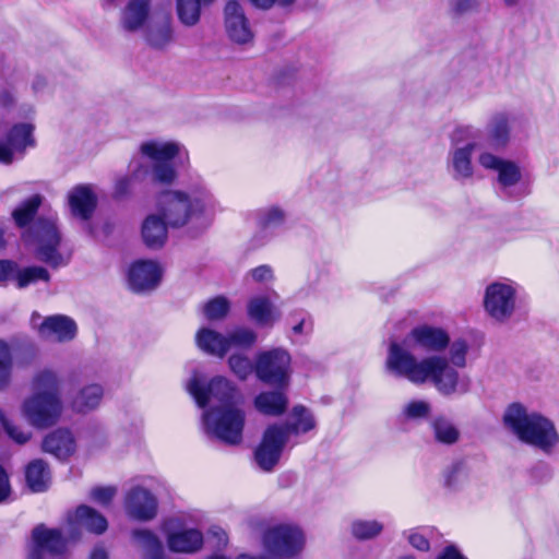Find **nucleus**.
Segmentation results:
<instances>
[{
  "mask_svg": "<svg viewBox=\"0 0 559 559\" xmlns=\"http://www.w3.org/2000/svg\"><path fill=\"white\" fill-rule=\"evenodd\" d=\"M412 343L427 352L438 353L449 346L450 336L441 328L423 324L412 329L403 341H392L385 359L390 374L415 385L430 382L444 396L463 395L469 391V377L452 368L447 357L430 355L418 358L411 350Z\"/></svg>",
  "mask_w": 559,
  "mask_h": 559,
  "instance_id": "1",
  "label": "nucleus"
},
{
  "mask_svg": "<svg viewBox=\"0 0 559 559\" xmlns=\"http://www.w3.org/2000/svg\"><path fill=\"white\" fill-rule=\"evenodd\" d=\"M100 535L107 527L106 518L95 509L82 504L68 515L62 531L40 525L33 530V544L27 559H48L63 554L69 543L81 537V528Z\"/></svg>",
  "mask_w": 559,
  "mask_h": 559,
  "instance_id": "2",
  "label": "nucleus"
},
{
  "mask_svg": "<svg viewBox=\"0 0 559 559\" xmlns=\"http://www.w3.org/2000/svg\"><path fill=\"white\" fill-rule=\"evenodd\" d=\"M62 409L58 374L48 368L36 371L31 380V395L21 405L23 418L34 428L46 429L57 424Z\"/></svg>",
  "mask_w": 559,
  "mask_h": 559,
  "instance_id": "3",
  "label": "nucleus"
},
{
  "mask_svg": "<svg viewBox=\"0 0 559 559\" xmlns=\"http://www.w3.org/2000/svg\"><path fill=\"white\" fill-rule=\"evenodd\" d=\"M503 423L520 441L544 453H551L559 443V433L554 423L537 412H530L520 403L508 406Z\"/></svg>",
  "mask_w": 559,
  "mask_h": 559,
  "instance_id": "4",
  "label": "nucleus"
},
{
  "mask_svg": "<svg viewBox=\"0 0 559 559\" xmlns=\"http://www.w3.org/2000/svg\"><path fill=\"white\" fill-rule=\"evenodd\" d=\"M214 206L213 197L206 191L187 194L167 191L158 199V212L167 225L179 228L188 224L204 225L203 214Z\"/></svg>",
  "mask_w": 559,
  "mask_h": 559,
  "instance_id": "5",
  "label": "nucleus"
},
{
  "mask_svg": "<svg viewBox=\"0 0 559 559\" xmlns=\"http://www.w3.org/2000/svg\"><path fill=\"white\" fill-rule=\"evenodd\" d=\"M187 391L199 407H227L240 400L236 385L225 377L217 376L205 382L194 373L186 384Z\"/></svg>",
  "mask_w": 559,
  "mask_h": 559,
  "instance_id": "6",
  "label": "nucleus"
},
{
  "mask_svg": "<svg viewBox=\"0 0 559 559\" xmlns=\"http://www.w3.org/2000/svg\"><path fill=\"white\" fill-rule=\"evenodd\" d=\"M202 421L209 435L226 444L236 445L242 441L246 415L236 404L204 411Z\"/></svg>",
  "mask_w": 559,
  "mask_h": 559,
  "instance_id": "7",
  "label": "nucleus"
},
{
  "mask_svg": "<svg viewBox=\"0 0 559 559\" xmlns=\"http://www.w3.org/2000/svg\"><path fill=\"white\" fill-rule=\"evenodd\" d=\"M28 237L35 246V255L39 261L53 269L68 264L69 257L60 251L61 236L53 217H39L32 226Z\"/></svg>",
  "mask_w": 559,
  "mask_h": 559,
  "instance_id": "8",
  "label": "nucleus"
},
{
  "mask_svg": "<svg viewBox=\"0 0 559 559\" xmlns=\"http://www.w3.org/2000/svg\"><path fill=\"white\" fill-rule=\"evenodd\" d=\"M520 285L509 278L489 283L483 297L485 312L496 322H507L515 312Z\"/></svg>",
  "mask_w": 559,
  "mask_h": 559,
  "instance_id": "9",
  "label": "nucleus"
},
{
  "mask_svg": "<svg viewBox=\"0 0 559 559\" xmlns=\"http://www.w3.org/2000/svg\"><path fill=\"white\" fill-rule=\"evenodd\" d=\"M292 358L287 350L273 348L260 352L255 356V376L276 389H286L290 382Z\"/></svg>",
  "mask_w": 559,
  "mask_h": 559,
  "instance_id": "10",
  "label": "nucleus"
},
{
  "mask_svg": "<svg viewBox=\"0 0 559 559\" xmlns=\"http://www.w3.org/2000/svg\"><path fill=\"white\" fill-rule=\"evenodd\" d=\"M262 543L271 556L290 558L302 550L305 536L301 530L295 525L280 524L264 532Z\"/></svg>",
  "mask_w": 559,
  "mask_h": 559,
  "instance_id": "11",
  "label": "nucleus"
},
{
  "mask_svg": "<svg viewBox=\"0 0 559 559\" xmlns=\"http://www.w3.org/2000/svg\"><path fill=\"white\" fill-rule=\"evenodd\" d=\"M160 530L171 552L191 555L198 552L203 547L204 538L202 532L188 526L181 518L171 516L164 520Z\"/></svg>",
  "mask_w": 559,
  "mask_h": 559,
  "instance_id": "12",
  "label": "nucleus"
},
{
  "mask_svg": "<svg viewBox=\"0 0 559 559\" xmlns=\"http://www.w3.org/2000/svg\"><path fill=\"white\" fill-rule=\"evenodd\" d=\"M175 142H145L141 146L143 156L147 157L153 168V179L170 183L176 177L174 158L178 154Z\"/></svg>",
  "mask_w": 559,
  "mask_h": 559,
  "instance_id": "13",
  "label": "nucleus"
},
{
  "mask_svg": "<svg viewBox=\"0 0 559 559\" xmlns=\"http://www.w3.org/2000/svg\"><path fill=\"white\" fill-rule=\"evenodd\" d=\"M287 442L286 433L280 428L278 424L269 425L254 451V460L258 466L264 472H272L280 462Z\"/></svg>",
  "mask_w": 559,
  "mask_h": 559,
  "instance_id": "14",
  "label": "nucleus"
},
{
  "mask_svg": "<svg viewBox=\"0 0 559 559\" xmlns=\"http://www.w3.org/2000/svg\"><path fill=\"white\" fill-rule=\"evenodd\" d=\"M123 506L127 515L139 522H150L158 512L157 498L142 486H133L126 492Z\"/></svg>",
  "mask_w": 559,
  "mask_h": 559,
  "instance_id": "15",
  "label": "nucleus"
},
{
  "mask_svg": "<svg viewBox=\"0 0 559 559\" xmlns=\"http://www.w3.org/2000/svg\"><path fill=\"white\" fill-rule=\"evenodd\" d=\"M224 26L227 37L237 45L252 43L254 33L242 7L235 0L226 3Z\"/></svg>",
  "mask_w": 559,
  "mask_h": 559,
  "instance_id": "16",
  "label": "nucleus"
},
{
  "mask_svg": "<svg viewBox=\"0 0 559 559\" xmlns=\"http://www.w3.org/2000/svg\"><path fill=\"white\" fill-rule=\"evenodd\" d=\"M162 278V269L152 260L135 261L129 270L128 282L135 293H146L155 289Z\"/></svg>",
  "mask_w": 559,
  "mask_h": 559,
  "instance_id": "17",
  "label": "nucleus"
},
{
  "mask_svg": "<svg viewBox=\"0 0 559 559\" xmlns=\"http://www.w3.org/2000/svg\"><path fill=\"white\" fill-rule=\"evenodd\" d=\"M478 163L484 168L497 173V180L502 189L511 188L521 180V169L518 164L512 160L484 151L479 154Z\"/></svg>",
  "mask_w": 559,
  "mask_h": 559,
  "instance_id": "18",
  "label": "nucleus"
},
{
  "mask_svg": "<svg viewBox=\"0 0 559 559\" xmlns=\"http://www.w3.org/2000/svg\"><path fill=\"white\" fill-rule=\"evenodd\" d=\"M174 38L170 14L153 15L144 29V39L153 49H165Z\"/></svg>",
  "mask_w": 559,
  "mask_h": 559,
  "instance_id": "19",
  "label": "nucleus"
},
{
  "mask_svg": "<svg viewBox=\"0 0 559 559\" xmlns=\"http://www.w3.org/2000/svg\"><path fill=\"white\" fill-rule=\"evenodd\" d=\"M475 147L474 143L468 142L462 147H454L450 151L448 169L454 180L465 182L473 178L472 156Z\"/></svg>",
  "mask_w": 559,
  "mask_h": 559,
  "instance_id": "20",
  "label": "nucleus"
},
{
  "mask_svg": "<svg viewBox=\"0 0 559 559\" xmlns=\"http://www.w3.org/2000/svg\"><path fill=\"white\" fill-rule=\"evenodd\" d=\"M76 333L75 322L62 314L47 317L38 326V334L46 340L67 342L74 338Z\"/></svg>",
  "mask_w": 559,
  "mask_h": 559,
  "instance_id": "21",
  "label": "nucleus"
},
{
  "mask_svg": "<svg viewBox=\"0 0 559 559\" xmlns=\"http://www.w3.org/2000/svg\"><path fill=\"white\" fill-rule=\"evenodd\" d=\"M134 546L142 559H166V551L160 537L152 530L139 527L131 531Z\"/></svg>",
  "mask_w": 559,
  "mask_h": 559,
  "instance_id": "22",
  "label": "nucleus"
},
{
  "mask_svg": "<svg viewBox=\"0 0 559 559\" xmlns=\"http://www.w3.org/2000/svg\"><path fill=\"white\" fill-rule=\"evenodd\" d=\"M248 316L261 326H272L277 322L282 312L272 304L269 296H254L248 301Z\"/></svg>",
  "mask_w": 559,
  "mask_h": 559,
  "instance_id": "23",
  "label": "nucleus"
},
{
  "mask_svg": "<svg viewBox=\"0 0 559 559\" xmlns=\"http://www.w3.org/2000/svg\"><path fill=\"white\" fill-rule=\"evenodd\" d=\"M151 0H129L120 16V25L127 32H138L148 20Z\"/></svg>",
  "mask_w": 559,
  "mask_h": 559,
  "instance_id": "24",
  "label": "nucleus"
},
{
  "mask_svg": "<svg viewBox=\"0 0 559 559\" xmlns=\"http://www.w3.org/2000/svg\"><path fill=\"white\" fill-rule=\"evenodd\" d=\"M278 425L285 431L288 441L292 436H299L313 430L317 423L310 409L302 405H296L292 408L289 420Z\"/></svg>",
  "mask_w": 559,
  "mask_h": 559,
  "instance_id": "25",
  "label": "nucleus"
},
{
  "mask_svg": "<svg viewBox=\"0 0 559 559\" xmlns=\"http://www.w3.org/2000/svg\"><path fill=\"white\" fill-rule=\"evenodd\" d=\"M255 409L266 416L278 417L283 415L288 406V397L284 389L264 391L254 399Z\"/></svg>",
  "mask_w": 559,
  "mask_h": 559,
  "instance_id": "26",
  "label": "nucleus"
},
{
  "mask_svg": "<svg viewBox=\"0 0 559 559\" xmlns=\"http://www.w3.org/2000/svg\"><path fill=\"white\" fill-rule=\"evenodd\" d=\"M75 449L72 433L67 429H57L49 433L43 441V450L58 457L66 460Z\"/></svg>",
  "mask_w": 559,
  "mask_h": 559,
  "instance_id": "27",
  "label": "nucleus"
},
{
  "mask_svg": "<svg viewBox=\"0 0 559 559\" xmlns=\"http://www.w3.org/2000/svg\"><path fill=\"white\" fill-rule=\"evenodd\" d=\"M69 204L72 213L82 219H88L96 206V197L90 186L80 185L69 193Z\"/></svg>",
  "mask_w": 559,
  "mask_h": 559,
  "instance_id": "28",
  "label": "nucleus"
},
{
  "mask_svg": "<svg viewBox=\"0 0 559 559\" xmlns=\"http://www.w3.org/2000/svg\"><path fill=\"white\" fill-rule=\"evenodd\" d=\"M195 342L206 354L223 358L228 353L227 335L212 329H200L195 334Z\"/></svg>",
  "mask_w": 559,
  "mask_h": 559,
  "instance_id": "29",
  "label": "nucleus"
},
{
  "mask_svg": "<svg viewBox=\"0 0 559 559\" xmlns=\"http://www.w3.org/2000/svg\"><path fill=\"white\" fill-rule=\"evenodd\" d=\"M167 223L158 215H148L142 224V238L151 249L162 248L167 239Z\"/></svg>",
  "mask_w": 559,
  "mask_h": 559,
  "instance_id": "30",
  "label": "nucleus"
},
{
  "mask_svg": "<svg viewBox=\"0 0 559 559\" xmlns=\"http://www.w3.org/2000/svg\"><path fill=\"white\" fill-rule=\"evenodd\" d=\"M285 221L286 213L277 205H270L260 209L257 212V226L259 228L258 235L263 239L271 238L274 230L283 226Z\"/></svg>",
  "mask_w": 559,
  "mask_h": 559,
  "instance_id": "31",
  "label": "nucleus"
},
{
  "mask_svg": "<svg viewBox=\"0 0 559 559\" xmlns=\"http://www.w3.org/2000/svg\"><path fill=\"white\" fill-rule=\"evenodd\" d=\"M27 486L33 492H43L50 485V471L48 465L40 459L28 463L25 471Z\"/></svg>",
  "mask_w": 559,
  "mask_h": 559,
  "instance_id": "32",
  "label": "nucleus"
},
{
  "mask_svg": "<svg viewBox=\"0 0 559 559\" xmlns=\"http://www.w3.org/2000/svg\"><path fill=\"white\" fill-rule=\"evenodd\" d=\"M514 121L515 117L511 112L496 111L489 117L486 130L493 140H507Z\"/></svg>",
  "mask_w": 559,
  "mask_h": 559,
  "instance_id": "33",
  "label": "nucleus"
},
{
  "mask_svg": "<svg viewBox=\"0 0 559 559\" xmlns=\"http://www.w3.org/2000/svg\"><path fill=\"white\" fill-rule=\"evenodd\" d=\"M103 395L102 385L95 383L86 385L74 397L73 407L81 413L92 411L99 405Z\"/></svg>",
  "mask_w": 559,
  "mask_h": 559,
  "instance_id": "34",
  "label": "nucleus"
},
{
  "mask_svg": "<svg viewBox=\"0 0 559 559\" xmlns=\"http://www.w3.org/2000/svg\"><path fill=\"white\" fill-rule=\"evenodd\" d=\"M43 203L40 194H34L21 202L13 211L12 218L16 226L26 227L35 217L39 206Z\"/></svg>",
  "mask_w": 559,
  "mask_h": 559,
  "instance_id": "35",
  "label": "nucleus"
},
{
  "mask_svg": "<svg viewBox=\"0 0 559 559\" xmlns=\"http://www.w3.org/2000/svg\"><path fill=\"white\" fill-rule=\"evenodd\" d=\"M436 441L443 444H453L459 440L460 431L451 419L437 416L430 421Z\"/></svg>",
  "mask_w": 559,
  "mask_h": 559,
  "instance_id": "36",
  "label": "nucleus"
},
{
  "mask_svg": "<svg viewBox=\"0 0 559 559\" xmlns=\"http://www.w3.org/2000/svg\"><path fill=\"white\" fill-rule=\"evenodd\" d=\"M49 281L50 274L48 270L39 265L20 267L16 274V287L20 289H24L37 282L48 283Z\"/></svg>",
  "mask_w": 559,
  "mask_h": 559,
  "instance_id": "37",
  "label": "nucleus"
},
{
  "mask_svg": "<svg viewBox=\"0 0 559 559\" xmlns=\"http://www.w3.org/2000/svg\"><path fill=\"white\" fill-rule=\"evenodd\" d=\"M213 0H178L177 11L180 22L187 26L195 25L200 20L201 4H207Z\"/></svg>",
  "mask_w": 559,
  "mask_h": 559,
  "instance_id": "38",
  "label": "nucleus"
},
{
  "mask_svg": "<svg viewBox=\"0 0 559 559\" xmlns=\"http://www.w3.org/2000/svg\"><path fill=\"white\" fill-rule=\"evenodd\" d=\"M383 524L377 520L356 519L350 524V532L356 539L367 540L379 536Z\"/></svg>",
  "mask_w": 559,
  "mask_h": 559,
  "instance_id": "39",
  "label": "nucleus"
},
{
  "mask_svg": "<svg viewBox=\"0 0 559 559\" xmlns=\"http://www.w3.org/2000/svg\"><path fill=\"white\" fill-rule=\"evenodd\" d=\"M228 352L233 348L249 349L257 342V333L249 328H235L226 333Z\"/></svg>",
  "mask_w": 559,
  "mask_h": 559,
  "instance_id": "40",
  "label": "nucleus"
},
{
  "mask_svg": "<svg viewBox=\"0 0 559 559\" xmlns=\"http://www.w3.org/2000/svg\"><path fill=\"white\" fill-rule=\"evenodd\" d=\"M431 413V405L425 400H412L405 403L401 409V418L405 421H414L427 418Z\"/></svg>",
  "mask_w": 559,
  "mask_h": 559,
  "instance_id": "41",
  "label": "nucleus"
},
{
  "mask_svg": "<svg viewBox=\"0 0 559 559\" xmlns=\"http://www.w3.org/2000/svg\"><path fill=\"white\" fill-rule=\"evenodd\" d=\"M227 362L230 371L241 381L255 373V362L253 364L247 355L240 353L233 354Z\"/></svg>",
  "mask_w": 559,
  "mask_h": 559,
  "instance_id": "42",
  "label": "nucleus"
},
{
  "mask_svg": "<svg viewBox=\"0 0 559 559\" xmlns=\"http://www.w3.org/2000/svg\"><path fill=\"white\" fill-rule=\"evenodd\" d=\"M13 356L7 342L0 340V390L9 386L12 379Z\"/></svg>",
  "mask_w": 559,
  "mask_h": 559,
  "instance_id": "43",
  "label": "nucleus"
},
{
  "mask_svg": "<svg viewBox=\"0 0 559 559\" xmlns=\"http://www.w3.org/2000/svg\"><path fill=\"white\" fill-rule=\"evenodd\" d=\"M35 142H0V163L10 164L14 159L22 158L27 147H33Z\"/></svg>",
  "mask_w": 559,
  "mask_h": 559,
  "instance_id": "44",
  "label": "nucleus"
},
{
  "mask_svg": "<svg viewBox=\"0 0 559 559\" xmlns=\"http://www.w3.org/2000/svg\"><path fill=\"white\" fill-rule=\"evenodd\" d=\"M449 365L455 369L464 368L466 366V355L468 352V344L463 338H457L451 344L449 343Z\"/></svg>",
  "mask_w": 559,
  "mask_h": 559,
  "instance_id": "45",
  "label": "nucleus"
},
{
  "mask_svg": "<svg viewBox=\"0 0 559 559\" xmlns=\"http://www.w3.org/2000/svg\"><path fill=\"white\" fill-rule=\"evenodd\" d=\"M466 481V473L460 463L449 466L443 473V484L451 490L461 488Z\"/></svg>",
  "mask_w": 559,
  "mask_h": 559,
  "instance_id": "46",
  "label": "nucleus"
},
{
  "mask_svg": "<svg viewBox=\"0 0 559 559\" xmlns=\"http://www.w3.org/2000/svg\"><path fill=\"white\" fill-rule=\"evenodd\" d=\"M203 311L209 320H219L228 313L229 302L225 297L218 296L209 300L204 305Z\"/></svg>",
  "mask_w": 559,
  "mask_h": 559,
  "instance_id": "47",
  "label": "nucleus"
},
{
  "mask_svg": "<svg viewBox=\"0 0 559 559\" xmlns=\"http://www.w3.org/2000/svg\"><path fill=\"white\" fill-rule=\"evenodd\" d=\"M0 423L2 424L7 435L19 444L26 443L31 438V432L13 425L0 409Z\"/></svg>",
  "mask_w": 559,
  "mask_h": 559,
  "instance_id": "48",
  "label": "nucleus"
},
{
  "mask_svg": "<svg viewBox=\"0 0 559 559\" xmlns=\"http://www.w3.org/2000/svg\"><path fill=\"white\" fill-rule=\"evenodd\" d=\"M35 124L31 121H22L12 126L8 140H31L34 135Z\"/></svg>",
  "mask_w": 559,
  "mask_h": 559,
  "instance_id": "49",
  "label": "nucleus"
},
{
  "mask_svg": "<svg viewBox=\"0 0 559 559\" xmlns=\"http://www.w3.org/2000/svg\"><path fill=\"white\" fill-rule=\"evenodd\" d=\"M248 277L258 284H271L275 278L273 269L267 264H262L251 269L248 272Z\"/></svg>",
  "mask_w": 559,
  "mask_h": 559,
  "instance_id": "50",
  "label": "nucleus"
},
{
  "mask_svg": "<svg viewBox=\"0 0 559 559\" xmlns=\"http://www.w3.org/2000/svg\"><path fill=\"white\" fill-rule=\"evenodd\" d=\"M141 173V169L138 168L134 170L132 176H124L119 178L115 185V195L118 198L127 195L131 190L133 180L140 178Z\"/></svg>",
  "mask_w": 559,
  "mask_h": 559,
  "instance_id": "51",
  "label": "nucleus"
},
{
  "mask_svg": "<svg viewBox=\"0 0 559 559\" xmlns=\"http://www.w3.org/2000/svg\"><path fill=\"white\" fill-rule=\"evenodd\" d=\"M117 490L115 487H95L91 491V498L102 506H108L115 497Z\"/></svg>",
  "mask_w": 559,
  "mask_h": 559,
  "instance_id": "52",
  "label": "nucleus"
},
{
  "mask_svg": "<svg viewBox=\"0 0 559 559\" xmlns=\"http://www.w3.org/2000/svg\"><path fill=\"white\" fill-rule=\"evenodd\" d=\"M406 539L408 543L417 550L420 551H428L430 548V544L425 535H423L420 532L411 530L408 532L404 533Z\"/></svg>",
  "mask_w": 559,
  "mask_h": 559,
  "instance_id": "53",
  "label": "nucleus"
},
{
  "mask_svg": "<svg viewBox=\"0 0 559 559\" xmlns=\"http://www.w3.org/2000/svg\"><path fill=\"white\" fill-rule=\"evenodd\" d=\"M19 264L11 260H0V282L14 281L16 283V274Z\"/></svg>",
  "mask_w": 559,
  "mask_h": 559,
  "instance_id": "54",
  "label": "nucleus"
},
{
  "mask_svg": "<svg viewBox=\"0 0 559 559\" xmlns=\"http://www.w3.org/2000/svg\"><path fill=\"white\" fill-rule=\"evenodd\" d=\"M531 476L537 483H546L552 477V471L548 464L538 463L532 468Z\"/></svg>",
  "mask_w": 559,
  "mask_h": 559,
  "instance_id": "55",
  "label": "nucleus"
},
{
  "mask_svg": "<svg viewBox=\"0 0 559 559\" xmlns=\"http://www.w3.org/2000/svg\"><path fill=\"white\" fill-rule=\"evenodd\" d=\"M478 135L477 130L472 126L457 124L454 126L450 136L452 140H465L469 138H476Z\"/></svg>",
  "mask_w": 559,
  "mask_h": 559,
  "instance_id": "56",
  "label": "nucleus"
},
{
  "mask_svg": "<svg viewBox=\"0 0 559 559\" xmlns=\"http://www.w3.org/2000/svg\"><path fill=\"white\" fill-rule=\"evenodd\" d=\"M476 7V0H452L450 2V10L454 14H464L474 10Z\"/></svg>",
  "mask_w": 559,
  "mask_h": 559,
  "instance_id": "57",
  "label": "nucleus"
},
{
  "mask_svg": "<svg viewBox=\"0 0 559 559\" xmlns=\"http://www.w3.org/2000/svg\"><path fill=\"white\" fill-rule=\"evenodd\" d=\"M11 487L9 477L3 467L0 465V503L5 502L9 499Z\"/></svg>",
  "mask_w": 559,
  "mask_h": 559,
  "instance_id": "58",
  "label": "nucleus"
},
{
  "mask_svg": "<svg viewBox=\"0 0 559 559\" xmlns=\"http://www.w3.org/2000/svg\"><path fill=\"white\" fill-rule=\"evenodd\" d=\"M292 331L295 335H308L312 331V322L306 318V316H302L296 324L292 326Z\"/></svg>",
  "mask_w": 559,
  "mask_h": 559,
  "instance_id": "59",
  "label": "nucleus"
},
{
  "mask_svg": "<svg viewBox=\"0 0 559 559\" xmlns=\"http://www.w3.org/2000/svg\"><path fill=\"white\" fill-rule=\"evenodd\" d=\"M437 559H466L455 547L448 546L437 557Z\"/></svg>",
  "mask_w": 559,
  "mask_h": 559,
  "instance_id": "60",
  "label": "nucleus"
},
{
  "mask_svg": "<svg viewBox=\"0 0 559 559\" xmlns=\"http://www.w3.org/2000/svg\"><path fill=\"white\" fill-rule=\"evenodd\" d=\"M253 7L262 10H269L274 7V0H248Z\"/></svg>",
  "mask_w": 559,
  "mask_h": 559,
  "instance_id": "61",
  "label": "nucleus"
},
{
  "mask_svg": "<svg viewBox=\"0 0 559 559\" xmlns=\"http://www.w3.org/2000/svg\"><path fill=\"white\" fill-rule=\"evenodd\" d=\"M90 559H108V554L102 546H96L90 556Z\"/></svg>",
  "mask_w": 559,
  "mask_h": 559,
  "instance_id": "62",
  "label": "nucleus"
},
{
  "mask_svg": "<svg viewBox=\"0 0 559 559\" xmlns=\"http://www.w3.org/2000/svg\"><path fill=\"white\" fill-rule=\"evenodd\" d=\"M296 0H274V5L277 4L280 7H289L295 3Z\"/></svg>",
  "mask_w": 559,
  "mask_h": 559,
  "instance_id": "63",
  "label": "nucleus"
},
{
  "mask_svg": "<svg viewBox=\"0 0 559 559\" xmlns=\"http://www.w3.org/2000/svg\"><path fill=\"white\" fill-rule=\"evenodd\" d=\"M507 7H514L519 3V0H503Z\"/></svg>",
  "mask_w": 559,
  "mask_h": 559,
  "instance_id": "64",
  "label": "nucleus"
}]
</instances>
